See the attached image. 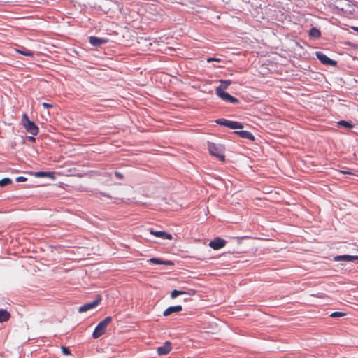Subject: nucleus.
Returning a JSON list of instances; mask_svg holds the SVG:
<instances>
[{
    "label": "nucleus",
    "mask_w": 358,
    "mask_h": 358,
    "mask_svg": "<svg viewBox=\"0 0 358 358\" xmlns=\"http://www.w3.org/2000/svg\"><path fill=\"white\" fill-rule=\"evenodd\" d=\"M112 317L110 316L106 317L102 321H101L96 327L92 336L94 338H98L101 336L105 334L106 331L107 327L111 323Z\"/></svg>",
    "instance_id": "1"
},
{
    "label": "nucleus",
    "mask_w": 358,
    "mask_h": 358,
    "mask_svg": "<svg viewBox=\"0 0 358 358\" xmlns=\"http://www.w3.org/2000/svg\"><path fill=\"white\" fill-rule=\"evenodd\" d=\"M22 124L27 131L33 136H36L38 134L39 128L35 123L31 121L26 113L22 115Z\"/></svg>",
    "instance_id": "2"
},
{
    "label": "nucleus",
    "mask_w": 358,
    "mask_h": 358,
    "mask_svg": "<svg viewBox=\"0 0 358 358\" xmlns=\"http://www.w3.org/2000/svg\"><path fill=\"white\" fill-rule=\"evenodd\" d=\"M208 150L212 155L217 157L222 162L225 160L224 148L222 145H216L214 143H209Z\"/></svg>",
    "instance_id": "3"
},
{
    "label": "nucleus",
    "mask_w": 358,
    "mask_h": 358,
    "mask_svg": "<svg viewBox=\"0 0 358 358\" xmlns=\"http://www.w3.org/2000/svg\"><path fill=\"white\" fill-rule=\"evenodd\" d=\"M215 93H216V95L218 97H220L221 99H222L224 101L230 102V103H239V101H238V99L232 96L229 93H227V92H226L224 91H221L220 88H216L215 89Z\"/></svg>",
    "instance_id": "4"
},
{
    "label": "nucleus",
    "mask_w": 358,
    "mask_h": 358,
    "mask_svg": "<svg viewBox=\"0 0 358 358\" xmlns=\"http://www.w3.org/2000/svg\"><path fill=\"white\" fill-rule=\"evenodd\" d=\"M101 296H98L97 298L94 301H93L92 302L86 303V304L80 306L79 308V312L80 313H84V312L90 310H91L92 308H94L95 307H96L101 303Z\"/></svg>",
    "instance_id": "5"
},
{
    "label": "nucleus",
    "mask_w": 358,
    "mask_h": 358,
    "mask_svg": "<svg viewBox=\"0 0 358 358\" xmlns=\"http://www.w3.org/2000/svg\"><path fill=\"white\" fill-rule=\"evenodd\" d=\"M316 56L317 59L324 64L329 66H336V62L329 58L326 55L321 52H317Z\"/></svg>",
    "instance_id": "6"
},
{
    "label": "nucleus",
    "mask_w": 358,
    "mask_h": 358,
    "mask_svg": "<svg viewBox=\"0 0 358 358\" xmlns=\"http://www.w3.org/2000/svg\"><path fill=\"white\" fill-rule=\"evenodd\" d=\"M226 241L221 238H215L209 243V246L213 250H219L226 245Z\"/></svg>",
    "instance_id": "7"
},
{
    "label": "nucleus",
    "mask_w": 358,
    "mask_h": 358,
    "mask_svg": "<svg viewBox=\"0 0 358 358\" xmlns=\"http://www.w3.org/2000/svg\"><path fill=\"white\" fill-rule=\"evenodd\" d=\"M195 294H196V291L194 289H188L187 291H182V290L174 289L171 293V297L172 299H175V298H176L177 296H178L180 295L193 296Z\"/></svg>",
    "instance_id": "8"
},
{
    "label": "nucleus",
    "mask_w": 358,
    "mask_h": 358,
    "mask_svg": "<svg viewBox=\"0 0 358 358\" xmlns=\"http://www.w3.org/2000/svg\"><path fill=\"white\" fill-rule=\"evenodd\" d=\"M89 41L90 44L95 47H99L103 44L107 43L108 41L107 38H99L96 36H90Z\"/></svg>",
    "instance_id": "9"
},
{
    "label": "nucleus",
    "mask_w": 358,
    "mask_h": 358,
    "mask_svg": "<svg viewBox=\"0 0 358 358\" xmlns=\"http://www.w3.org/2000/svg\"><path fill=\"white\" fill-rule=\"evenodd\" d=\"M171 343L169 341H166L162 346H159L157 349V352L159 355H166L171 350Z\"/></svg>",
    "instance_id": "10"
},
{
    "label": "nucleus",
    "mask_w": 358,
    "mask_h": 358,
    "mask_svg": "<svg viewBox=\"0 0 358 358\" xmlns=\"http://www.w3.org/2000/svg\"><path fill=\"white\" fill-rule=\"evenodd\" d=\"M182 310V307L180 305L170 306L164 311V316H169L173 313H179Z\"/></svg>",
    "instance_id": "11"
},
{
    "label": "nucleus",
    "mask_w": 358,
    "mask_h": 358,
    "mask_svg": "<svg viewBox=\"0 0 358 358\" xmlns=\"http://www.w3.org/2000/svg\"><path fill=\"white\" fill-rule=\"evenodd\" d=\"M150 234L163 239H172V235L165 231L150 230Z\"/></svg>",
    "instance_id": "12"
},
{
    "label": "nucleus",
    "mask_w": 358,
    "mask_h": 358,
    "mask_svg": "<svg viewBox=\"0 0 358 358\" xmlns=\"http://www.w3.org/2000/svg\"><path fill=\"white\" fill-rule=\"evenodd\" d=\"M334 260L336 262L338 261H346V262H350L354 260H358V256L357 255H338L334 257Z\"/></svg>",
    "instance_id": "13"
},
{
    "label": "nucleus",
    "mask_w": 358,
    "mask_h": 358,
    "mask_svg": "<svg viewBox=\"0 0 358 358\" xmlns=\"http://www.w3.org/2000/svg\"><path fill=\"white\" fill-rule=\"evenodd\" d=\"M236 134H238L241 137L246 139H249L251 141H255L254 136L248 131H236Z\"/></svg>",
    "instance_id": "14"
},
{
    "label": "nucleus",
    "mask_w": 358,
    "mask_h": 358,
    "mask_svg": "<svg viewBox=\"0 0 358 358\" xmlns=\"http://www.w3.org/2000/svg\"><path fill=\"white\" fill-rule=\"evenodd\" d=\"M10 317V314L5 309H0V322L8 321Z\"/></svg>",
    "instance_id": "15"
},
{
    "label": "nucleus",
    "mask_w": 358,
    "mask_h": 358,
    "mask_svg": "<svg viewBox=\"0 0 358 358\" xmlns=\"http://www.w3.org/2000/svg\"><path fill=\"white\" fill-rule=\"evenodd\" d=\"M149 262L155 264H164V265H173V263L171 261H163L158 258H151Z\"/></svg>",
    "instance_id": "16"
},
{
    "label": "nucleus",
    "mask_w": 358,
    "mask_h": 358,
    "mask_svg": "<svg viewBox=\"0 0 358 358\" xmlns=\"http://www.w3.org/2000/svg\"><path fill=\"white\" fill-rule=\"evenodd\" d=\"M337 124L340 127H344L346 129H352L354 127V124L352 122L345 120H341L337 122Z\"/></svg>",
    "instance_id": "17"
},
{
    "label": "nucleus",
    "mask_w": 358,
    "mask_h": 358,
    "mask_svg": "<svg viewBox=\"0 0 358 358\" xmlns=\"http://www.w3.org/2000/svg\"><path fill=\"white\" fill-rule=\"evenodd\" d=\"M309 35L310 37L318 38L321 36V32L318 29L313 27L310 29Z\"/></svg>",
    "instance_id": "18"
},
{
    "label": "nucleus",
    "mask_w": 358,
    "mask_h": 358,
    "mask_svg": "<svg viewBox=\"0 0 358 358\" xmlns=\"http://www.w3.org/2000/svg\"><path fill=\"white\" fill-rule=\"evenodd\" d=\"M231 84V80H220V85L217 87L216 88H220L221 91H224V90L227 89L229 85Z\"/></svg>",
    "instance_id": "19"
},
{
    "label": "nucleus",
    "mask_w": 358,
    "mask_h": 358,
    "mask_svg": "<svg viewBox=\"0 0 358 358\" xmlns=\"http://www.w3.org/2000/svg\"><path fill=\"white\" fill-rule=\"evenodd\" d=\"M228 127L230 129H242L243 126L241 123L235 121H230L228 123Z\"/></svg>",
    "instance_id": "20"
},
{
    "label": "nucleus",
    "mask_w": 358,
    "mask_h": 358,
    "mask_svg": "<svg viewBox=\"0 0 358 358\" xmlns=\"http://www.w3.org/2000/svg\"><path fill=\"white\" fill-rule=\"evenodd\" d=\"M16 51L21 54V55H23L24 56H27V57H33L34 56V52L30 51V50H26V49H24V50H19V49H17Z\"/></svg>",
    "instance_id": "21"
},
{
    "label": "nucleus",
    "mask_w": 358,
    "mask_h": 358,
    "mask_svg": "<svg viewBox=\"0 0 358 358\" xmlns=\"http://www.w3.org/2000/svg\"><path fill=\"white\" fill-rule=\"evenodd\" d=\"M12 182V180L9 178H4L0 180V187L6 186Z\"/></svg>",
    "instance_id": "22"
},
{
    "label": "nucleus",
    "mask_w": 358,
    "mask_h": 358,
    "mask_svg": "<svg viewBox=\"0 0 358 358\" xmlns=\"http://www.w3.org/2000/svg\"><path fill=\"white\" fill-rule=\"evenodd\" d=\"M215 122L220 125L228 127V123L229 122V120L226 119H217V120H215Z\"/></svg>",
    "instance_id": "23"
},
{
    "label": "nucleus",
    "mask_w": 358,
    "mask_h": 358,
    "mask_svg": "<svg viewBox=\"0 0 358 358\" xmlns=\"http://www.w3.org/2000/svg\"><path fill=\"white\" fill-rule=\"evenodd\" d=\"M345 315V313L342 312H334L331 314V317H339Z\"/></svg>",
    "instance_id": "24"
},
{
    "label": "nucleus",
    "mask_w": 358,
    "mask_h": 358,
    "mask_svg": "<svg viewBox=\"0 0 358 358\" xmlns=\"http://www.w3.org/2000/svg\"><path fill=\"white\" fill-rule=\"evenodd\" d=\"M61 349H62V353L64 355H71V350L67 347L62 346L61 348Z\"/></svg>",
    "instance_id": "25"
},
{
    "label": "nucleus",
    "mask_w": 358,
    "mask_h": 358,
    "mask_svg": "<svg viewBox=\"0 0 358 358\" xmlns=\"http://www.w3.org/2000/svg\"><path fill=\"white\" fill-rule=\"evenodd\" d=\"M27 180V178L23 176H19L16 178V181L18 182H24Z\"/></svg>",
    "instance_id": "26"
},
{
    "label": "nucleus",
    "mask_w": 358,
    "mask_h": 358,
    "mask_svg": "<svg viewBox=\"0 0 358 358\" xmlns=\"http://www.w3.org/2000/svg\"><path fill=\"white\" fill-rule=\"evenodd\" d=\"M115 175L119 179H122L124 178L123 174L118 171H115Z\"/></svg>",
    "instance_id": "27"
},
{
    "label": "nucleus",
    "mask_w": 358,
    "mask_h": 358,
    "mask_svg": "<svg viewBox=\"0 0 358 358\" xmlns=\"http://www.w3.org/2000/svg\"><path fill=\"white\" fill-rule=\"evenodd\" d=\"M42 106L45 108H52L53 106L52 104L48 103L46 102H43L42 103Z\"/></svg>",
    "instance_id": "28"
},
{
    "label": "nucleus",
    "mask_w": 358,
    "mask_h": 358,
    "mask_svg": "<svg viewBox=\"0 0 358 358\" xmlns=\"http://www.w3.org/2000/svg\"><path fill=\"white\" fill-rule=\"evenodd\" d=\"M213 61H216V62H220V61H221V59H220V58H213V57L208 58V59H207V62H213Z\"/></svg>",
    "instance_id": "29"
},
{
    "label": "nucleus",
    "mask_w": 358,
    "mask_h": 358,
    "mask_svg": "<svg viewBox=\"0 0 358 358\" xmlns=\"http://www.w3.org/2000/svg\"><path fill=\"white\" fill-rule=\"evenodd\" d=\"M48 174V173L47 172H38L36 173V176H47Z\"/></svg>",
    "instance_id": "30"
},
{
    "label": "nucleus",
    "mask_w": 358,
    "mask_h": 358,
    "mask_svg": "<svg viewBox=\"0 0 358 358\" xmlns=\"http://www.w3.org/2000/svg\"><path fill=\"white\" fill-rule=\"evenodd\" d=\"M28 140L29 141L34 142L35 141V138L34 136H29L28 137Z\"/></svg>",
    "instance_id": "31"
},
{
    "label": "nucleus",
    "mask_w": 358,
    "mask_h": 358,
    "mask_svg": "<svg viewBox=\"0 0 358 358\" xmlns=\"http://www.w3.org/2000/svg\"><path fill=\"white\" fill-rule=\"evenodd\" d=\"M351 28H352V29H353V30L356 31L357 32H358V27H352Z\"/></svg>",
    "instance_id": "32"
}]
</instances>
